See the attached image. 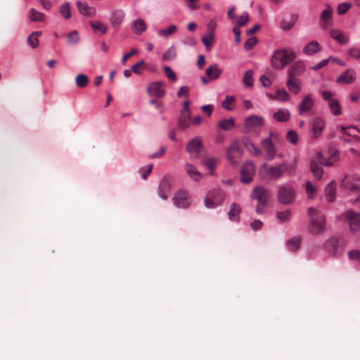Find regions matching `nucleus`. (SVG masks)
I'll return each instance as SVG.
<instances>
[{
    "label": "nucleus",
    "instance_id": "obj_1",
    "mask_svg": "<svg viewBox=\"0 0 360 360\" xmlns=\"http://www.w3.org/2000/svg\"><path fill=\"white\" fill-rule=\"evenodd\" d=\"M297 160H294L292 163L288 164L285 162L277 165H270L264 163L260 166L259 172L262 176L267 180H277L281 178L285 173L292 175L295 172L297 168Z\"/></svg>",
    "mask_w": 360,
    "mask_h": 360
},
{
    "label": "nucleus",
    "instance_id": "obj_2",
    "mask_svg": "<svg viewBox=\"0 0 360 360\" xmlns=\"http://www.w3.org/2000/svg\"><path fill=\"white\" fill-rule=\"evenodd\" d=\"M295 59V53L289 49L276 50L271 57L272 67L282 70Z\"/></svg>",
    "mask_w": 360,
    "mask_h": 360
},
{
    "label": "nucleus",
    "instance_id": "obj_3",
    "mask_svg": "<svg viewBox=\"0 0 360 360\" xmlns=\"http://www.w3.org/2000/svg\"><path fill=\"white\" fill-rule=\"evenodd\" d=\"M309 216L308 231L314 235L321 234L326 230L325 217L315 208L310 207L307 210Z\"/></svg>",
    "mask_w": 360,
    "mask_h": 360
},
{
    "label": "nucleus",
    "instance_id": "obj_4",
    "mask_svg": "<svg viewBox=\"0 0 360 360\" xmlns=\"http://www.w3.org/2000/svg\"><path fill=\"white\" fill-rule=\"evenodd\" d=\"M280 141V136L273 131H270L269 136L261 141V146L266 153L268 160H273L277 152L276 144Z\"/></svg>",
    "mask_w": 360,
    "mask_h": 360
},
{
    "label": "nucleus",
    "instance_id": "obj_5",
    "mask_svg": "<svg viewBox=\"0 0 360 360\" xmlns=\"http://www.w3.org/2000/svg\"><path fill=\"white\" fill-rule=\"evenodd\" d=\"M271 196V191L262 186H258L254 188L251 194V197L252 199H255L258 201L256 207L257 213H263V210L266 206L267 202L270 199Z\"/></svg>",
    "mask_w": 360,
    "mask_h": 360
},
{
    "label": "nucleus",
    "instance_id": "obj_6",
    "mask_svg": "<svg viewBox=\"0 0 360 360\" xmlns=\"http://www.w3.org/2000/svg\"><path fill=\"white\" fill-rule=\"evenodd\" d=\"M265 121L262 116L253 115L247 117L244 120L243 131L250 134H257L259 128L264 125Z\"/></svg>",
    "mask_w": 360,
    "mask_h": 360
},
{
    "label": "nucleus",
    "instance_id": "obj_7",
    "mask_svg": "<svg viewBox=\"0 0 360 360\" xmlns=\"http://www.w3.org/2000/svg\"><path fill=\"white\" fill-rule=\"evenodd\" d=\"M322 96L325 101H327L328 105L330 108L331 113L335 116H338L342 114V108L339 101L334 98V95L331 91H323L321 93Z\"/></svg>",
    "mask_w": 360,
    "mask_h": 360
},
{
    "label": "nucleus",
    "instance_id": "obj_8",
    "mask_svg": "<svg viewBox=\"0 0 360 360\" xmlns=\"http://www.w3.org/2000/svg\"><path fill=\"white\" fill-rule=\"evenodd\" d=\"M295 191L287 186H281L278 191V199L281 204L289 205L294 202Z\"/></svg>",
    "mask_w": 360,
    "mask_h": 360
},
{
    "label": "nucleus",
    "instance_id": "obj_9",
    "mask_svg": "<svg viewBox=\"0 0 360 360\" xmlns=\"http://www.w3.org/2000/svg\"><path fill=\"white\" fill-rule=\"evenodd\" d=\"M243 150L238 141H233L226 149V157L231 164L238 163L242 155Z\"/></svg>",
    "mask_w": 360,
    "mask_h": 360
},
{
    "label": "nucleus",
    "instance_id": "obj_10",
    "mask_svg": "<svg viewBox=\"0 0 360 360\" xmlns=\"http://www.w3.org/2000/svg\"><path fill=\"white\" fill-rule=\"evenodd\" d=\"M345 217L349 225L350 231L354 234L360 231V213L348 210L345 213Z\"/></svg>",
    "mask_w": 360,
    "mask_h": 360
},
{
    "label": "nucleus",
    "instance_id": "obj_11",
    "mask_svg": "<svg viewBox=\"0 0 360 360\" xmlns=\"http://www.w3.org/2000/svg\"><path fill=\"white\" fill-rule=\"evenodd\" d=\"M186 149L193 159L200 157L202 149V141L200 138L195 137L191 139L187 144Z\"/></svg>",
    "mask_w": 360,
    "mask_h": 360
},
{
    "label": "nucleus",
    "instance_id": "obj_12",
    "mask_svg": "<svg viewBox=\"0 0 360 360\" xmlns=\"http://www.w3.org/2000/svg\"><path fill=\"white\" fill-rule=\"evenodd\" d=\"M255 173V166L251 162L245 163L240 170V180L243 184H249Z\"/></svg>",
    "mask_w": 360,
    "mask_h": 360
},
{
    "label": "nucleus",
    "instance_id": "obj_13",
    "mask_svg": "<svg viewBox=\"0 0 360 360\" xmlns=\"http://www.w3.org/2000/svg\"><path fill=\"white\" fill-rule=\"evenodd\" d=\"M172 201L174 205L179 208H187L191 202L188 193L184 191L176 192L172 198Z\"/></svg>",
    "mask_w": 360,
    "mask_h": 360
},
{
    "label": "nucleus",
    "instance_id": "obj_14",
    "mask_svg": "<svg viewBox=\"0 0 360 360\" xmlns=\"http://www.w3.org/2000/svg\"><path fill=\"white\" fill-rule=\"evenodd\" d=\"M359 180L355 176L347 175L341 181V187L352 192L360 191V184L356 183Z\"/></svg>",
    "mask_w": 360,
    "mask_h": 360
},
{
    "label": "nucleus",
    "instance_id": "obj_15",
    "mask_svg": "<svg viewBox=\"0 0 360 360\" xmlns=\"http://www.w3.org/2000/svg\"><path fill=\"white\" fill-rule=\"evenodd\" d=\"M148 94L151 96L162 98L165 96L164 83L160 81L154 82L148 86Z\"/></svg>",
    "mask_w": 360,
    "mask_h": 360
},
{
    "label": "nucleus",
    "instance_id": "obj_16",
    "mask_svg": "<svg viewBox=\"0 0 360 360\" xmlns=\"http://www.w3.org/2000/svg\"><path fill=\"white\" fill-rule=\"evenodd\" d=\"M355 79V71L352 69H347L338 77L336 82L341 84H352L354 82Z\"/></svg>",
    "mask_w": 360,
    "mask_h": 360
},
{
    "label": "nucleus",
    "instance_id": "obj_17",
    "mask_svg": "<svg viewBox=\"0 0 360 360\" xmlns=\"http://www.w3.org/2000/svg\"><path fill=\"white\" fill-rule=\"evenodd\" d=\"M314 105V101L310 95L304 96L301 103L298 106L299 114L303 115L310 111Z\"/></svg>",
    "mask_w": 360,
    "mask_h": 360
},
{
    "label": "nucleus",
    "instance_id": "obj_18",
    "mask_svg": "<svg viewBox=\"0 0 360 360\" xmlns=\"http://www.w3.org/2000/svg\"><path fill=\"white\" fill-rule=\"evenodd\" d=\"M171 191L170 182L166 179L163 178L158 186V193L160 198L162 200H167L168 195Z\"/></svg>",
    "mask_w": 360,
    "mask_h": 360
},
{
    "label": "nucleus",
    "instance_id": "obj_19",
    "mask_svg": "<svg viewBox=\"0 0 360 360\" xmlns=\"http://www.w3.org/2000/svg\"><path fill=\"white\" fill-rule=\"evenodd\" d=\"M305 71L304 63L301 61L295 62L288 70V76L297 77Z\"/></svg>",
    "mask_w": 360,
    "mask_h": 360
},
{
    "label": "nucleus",
    "instance_id": "obj_20",
    "mask_svg": "<svg viewBox=\"0 0 360 360\" xmlns=\"http://www.w3.org/2000/svg\"><path fill=\"white\" fill-rule=\"evenodd\" d=\"M324 127L325 123L321 117H315L312 122V138H318L322 134Z\"/></svg>",
    "mask_w": 360,
    "mask_h": 360
},
{
    "label": "nucleus",
    "instance_id": "obj_21",
    "mask_svg": "<svg viewBox=\"0 0 360 360\" xmlns=\"http://www.w3.org/2000/svg\"><path fill=\"white\" fill-rule=\"evenodd\" d=\"M286 86L294 94H297L301 91V82L297 77L288 76Z\"/></svg>",
    "mask_w": 360,
    "mask_h": 360
},
{
    "label": "nucleus",
    "instance_id": "obj_22",
    "mask_svg": "<svg viewBox=\"0 0 360 360\" xmlns=\"http://www.w3.org/2000/svg\"><path fill=\"white\" fill-rule=\"evenodd\" d=\"M330 36L342 45H345L349 41V36L337 29L331 30L330 31Z\"/></svg>",
    "mask_w": 360,
    "mask_h": 360
},
{
    "label": "nucleus",
    "instance_id": "obj_23",
    "mask_svg": "<svg viewBox=\"0 0 360 360\" xmlns=\"http://www.w3.org/2000/svg\"><path fill=\"white\" fill-rule=\"evenodd\" d=\"M184 169L187 175L192 180L199 181L201 179L202 175L198 171L197 168L194 165L190 163H186L185 164Z\"/></svg>",
    "mask_w": 360,
    "mask_h": 360
},
{
    "label": "nucleus",
    "instance_id": "obj_24",
    "mask_svg": "<svg viewBox=\"0 0 360 360\" xmlns=\"http://www.w3.org/2000/svg\"><path fill=\"white\" fill-rule=\"evenodd\" d=\"M76 5L79 11L85 16L92 17L96 14V8L94 7L89 6L86 3L78 1H77Z\"/></svg>",
    "mask_w": 360,
    "mask_h": 360
},
{
    "label": "nucleus",
    "instance_id": "obj_25",
    "mask_svg": "<svg viewBox=\"0 0 360 360\" xmlns=\"http://www.w3.org/2000/svg\"><path fill=\"white\" fill-rule=\"evenodd\" d=\"M240 212V206L236 202L231 203L228 212L229 219L232 221H239Z\"/></svg>",
    "mask_w": 360,
    "mask_h": 360
},
{
    "label": "nucleus",
    "instance_id": "obj_26",
    "mask_svg": "<svg viewBox=\"0 0 360 360\" xmlns=\"http://www.w3.org/2000/svg\"><path fill=\"white\" fill-rule=\"evenodd\" d=\"M321 51V47L318 41H312L308 43L303 49V53L307 56H310Z\"/></svg>",
    "mask_w": 360,
    "mask_h": 360
},
{
    "label": "nucleus",
    "instance_id": "obj_27",
    "mask_svg": "<svg viewBox=\"0 0 360 360\" xmlns=\"http://www.w3.org/2000/svg\"><path fill=\"white\" fill-rule=\"evenodd\" d=\"M131 29L136 34L140 35L146 30V24L143 20L139 18L132 22Z\"/></svg>",
    "mask_w": 360,
    "mask_h": 360
},
{
    "label": "nucleus",
    "instance_id": "obj_28",
    "mask_svg": "<svg viewBox=\"0 0 360 360\" xmlns=\"http://www.w3.org/2000/svg\"><path fill=\"white\" fill-rule=\"evenodd\" d=\"M273 117L277 122H287L290 117V113L287 108H281L274 113Z\"/></svg>",
    "mask_w": 360,
    "mask_h": 360
},
{
    "label": "nucleus",
    "instance_id": "obj_29",
    "mask_svg": "<svg viewBox=\"0 0 360 360\" xmlns=\"http://www.w3.org/2000/svg\"><path fill=\"white\" fill-rule=\"evenodd\" d=\"M335 190H336V184L334 181H332L327 185V186L325 189L326 198L328 202H331L335 200Z\"/></svg>",
    "mask_w": 360,
    "mask_h": 360
},
{
    "label": "nucleus",
    "instance_id": "obj_30",
    "mask_svg": "<svg viewBox=\"0 0 360 360\" xmlns=\"http://www.w3.org/2000/svg\"><path fill=\"white\" fill-rule=\"evenodd\" d=\"M191 113L181 112L178 120V127L184 130L190 126Z\"/></svg>",
    "mask_w": 360,
    "mask_h": 360
},
{
    "label": "nucleus",
    "instance_id": "obj_31",
    "mask_svg": "<svg viewBox=\"0 0 360 360\" xmlns=\"http://www.w3.org/2000/svg\"><path fill=\"white\" fill-rule=\"evenodd\" d=\"M205 74L210 79H216L221 74V70L219 68L217 64H213L206 69Z\"/></svg>",
    "mask_w": 360,
    "mask_h": 360
},
{
    "label": "nucleus",
    "instance_id": "obj_32",
    "mask_svg": "<svg viewBox=\"0 0 360 360\" xmlns=\"http://www.w3.org/2000/svg\"><path fill=\"white\" fill-rule=\"evenodd\" d=\"M310 169L313 173L314 176L320 180L323 175V168L319 162L316 160H312L310 164Z\"/></svg>",
    "mask_w": 360,
    "mask_h": 360
},
{
    "label": "nucleus",
    "instance_id": "obj_33",
    "mask_svg": "<svg viewBox=\"0 0 360 360\" xmlns=\"http://www.w3.org/2000/svg\"><path fill=\"white\" fill-rule=\"evenodd\" d=\"M207 195L214 200L215 205H221L224 200V193L221 190H213Z\"/></svg>",
    "mask_w": 360,
    "mask_h": 360
},
{
    "label": "nucleus",
    "instance_id": "obj_34",
    "mask_svg": "<svg viewBox=\"0 0 360 360\" xmlns=\"http://www.w3.org/2000/svg\"><path fill=\"white\" fill-rule=\"evenodd\" d=\"M332 12L333 10L329 6H327L326 8L321 12L320 18L323 27H326L328 25V20L332 16Z\"/></svg>",
    "mask_w": 360,
    "mask_h": 360
},
{
    "label": "nucleus",
    "instance_id": "obj_35",
    "mask_svg": "<svg viewBox=\"0 0 360 360\" xmlns=\"http://www.w3.org/2000/svg\"><path fill=\"white\" fill-rule=\"evenodd\" d=\"M340 130L344 135L352 136L356 139L358 137L356 136V132L360 133V130L353 126H349L347 127L341 126L340 127Z\"/></svg>",
    "mask_w": 360,
    "mask_h": 360
},
{
    "label": "nucleus",
    "instance_id": "obj_36",
    "mask_svg": "<svg viewBox=\"0 0 360 360\" xmlns=\"http://www.w3.org/2000/svg\"><path fill=\"white\" fill-rule=\"evenodd\" d=\"M124 17V14L122 11H115L110 18L112 26L116 27L120 25Z\"/></svg>",
    "mask_w": 360,
    "mask_h": 360
},
{
    "label": "nucleus",
    "instance_id": "obj_37",
    "mask_svg": "<svg viewBox=\"0 0 360 360\" xmlns=\"http://www.w3.org/2000/svg\"><path fill=\"white\" fill-rule=\"evenodd\" d=\"M217 159L216 158H202V164L204 165L208 169L210 170L211 174L213 173L217 165Z\"/></svg>",
    "mask_w": 360,
    "mask_h": 360
},
{
    "label": "nucleus",
    "instance_id": "obj_38",
    "mask_svg": "<svg viewBox=\"0 0 360 360\" xmlns=\"http://www.w3.org/2000/svg\"><path fill=\"white\" fill-rule=\"evenodd\" d=\"M41 32H33L27 38V43L33 49L39 46V37L41 36Z\"/></svg>",
    "mask_w": 360,
    "mask_h": 360
},
{
    "label": "nucleus",
    "instance_id": "obj_39",
    "mask_svg": "<svg viewBox=\"0 0 360 360\" xmlns=\"http://www.w3.org/2000/svg\"><path fill=\"white\" fill-rule=\"evenodd\" d=\"M59 13L65 20L71 18L72 13L69 3H65L59 7Z\"/></svg>",
    "mask_w": 360,
    "mask_h": 360
},
{
    "label": "nucleus",
    "instance_id": "obj_40",
    "mask_svg": "<svg viewBox=\"0 0 360 360\" xmlns=\"http://www.w3.org/2000/svg\"><path fill=\"white\" fill-rule=\"evenodd\" d=\"M75 83L77 87L83 89L89 83V77L84 74H78L75 77Z\"/></svg>",
    "mask_w": 360,
    "mask_h": 360
},
{
    "label": "nucleus",
    "instance_id": "obj_41",
    "mask_svg": "<svg viewBox=\"0 0 360 360\" xmlns=\"http://www.w3.org/2000/svg\"><path fill=\"white\" fill-rule=\"evenodd\" d=\"M254 72L252 70L246 71L243 77V82L246 87H252L253 85Z\"/></svg>",
    "mask_w": 360,
    "mask_h": 360
},
{
    "label": "nucleus",
    "instance_id": "obj_42",
    "mask_svg": "<svg viewBox=\"0 0 360 360\" xmlns=\"http://www.w3.org/2000/svg\"><path fill=\"white\" fill-rule=\"evenodd\" d=\"M178 28L174 25H171L166 29L160 30L158 34L165 38H167L169 36L174 34L177 31Z\"/></svg>",
    "mask_w": 360,
    "mask_h": 360
},
{
    "label": "nucleus",
    "instance_id": "obj_43",
    "mask_svg": "<svg viewBox=\"0 0 360 360\" xmlns=\"http://www.w3.org/2000/svg\"><path fill=\"white\" fill-rule=\"evenodd\" d=\"M235 124L234 120L233 118L224 119L221 120L218 123V127L224 129V130H229L232 127H233Z\"/></svg>",
    "mask_w": 360,
    "mask_h": 360
},
{
    "label": "nucleus",
    "instance_id": "obj_44",
    "mask_svg": "<svg viewBox=\"0 0 360 360\" xmlns=\"http://www.w3.org/2000/svg\"><path fill=\"white\" fill-rule=\"evenodd\" d=\"M30 18L32 22H42L44 20V15L34 8L30 11Z\"/></svg>",
    "mask_w": 360,
    "mask_h": 360
},
{
    "label": "nucleus",
    "instance_id": "obj_45",
    "mask_svg": "<svg viewBox=\"0 0 360 360\" xmlns=\"http://www.w3.org/2000/svg\"><path fill=\"white\" fill-rule=\"evenodd\" d=\"M235 98L233 96H226L224 101L222 102V108L227 110H232L235 103Z\"/></svg>",
    "mask_w": 360,
    "mask_h": 360
},
{
    "label": "nucleus",
    "instance_id": "obj_46",
    "mask_svg": "<svg viewBox=\"0 0 360 360\" xmlns=\"http://www.w3.org/2000/svg\"><path fill=\"white\" fill-rule=\"evenodd\" d=\"M176 56V51L174 46L169 48L162 55V59L165 61L174 60Z\"/></svg>",
    "mask_w": 360,
    "mask_h": 360
},
{
    "label": "nucleus",
    "instance_id": "obj_47",
    "mask_svg": "<svg viewBox=\"0 0 360 360\" xmlns=\"http://www.w3.org/2000/svg\"><path fill=\"white\" fill-rule=\"evenodd\" d=\"M300 244H301L300 238L295 237L288 242L287 246L290 250L295 251L299 249Z\"/></svg>",
    "mask_w": 360,
    "mask_h": 360
},
{
    "label": "nucleus",
    "instance_id": "obj_48",
    "mask_svg": "<svg viewBox=\"0 0 360 360\" xmlns=\"http://www.w3.org/2000/svg\"><path fill=\"white\" fill-rule=\"evenodd\" d=\"M79 41V34L74 30L68 33L67 43L70 45H75Z\"/></svg>",
    "mask_w": 360,
    "mask_h": 360
},
{
    "label": "nucleus",
    "instance_id": "obj_49",
    "mask_svg": "<svg viewBox=\"0 0 360 360\" xmlns=\"http://www.w3.org/2000/svg\"><path fill=\"white\" fill-rule=\"evenodd\" d=\"M249 22V14L248 12H243L237 20L235 27H240L245 26Z\"/></svg>",
    "mask_w": 360,
    "mask_h": 360
},
{
    "label": "nucleus",
    "instance_id": "obj_50",
    "mask_svg": "<svg viewBox=\"0 0 360 360\" xmlns=\"http://www.w3.org/2000/svg\"><path fill=\"white\" fill-rule=\"evenodd\" d=\"M90 25L94 31H100L102 34H105L107 31L106 26L99 21H91Z\"/></svg>",
    "mask_w": 360,
    "mask_h": 360
},
{
    "label": "nucleus",
    "instance_id": "obj_51",
    "mask_svg": "<svg viewBox=\"0 0 360 360\" xmlns=\"http://www.w3.org/2000/svg\"><path fill=\"white\" fill-rule=\"evenodd\" d=\"M291 212L289 210L277 212V218L283 223L287 222L290 219Z\"/></svg>",
    "mask_w": 360,
    "mask_h": 360
},
{
    "label": "nucleus",
    "instance_id": "obj_52",
    "mask_svg": "<svg viewBox=\"0 0 360 360\" xmlns=\"http://www.w3.org/2000/svg\"><path fill=\"white\" fill-rule=\"evenodd\" d=\"M276 99L281 101H287L290 99V95L285 89H279L276 92Z\"/></svg>",
    "mask_w": 360,
    "mask_h": 360
},
{
    "label": "nucleus",
    "instance_id": "obj_53",
    "mask_svg": "<svg viewBox=\"0 0 360 360\" xmlns=\"http://www.w3.org/2000/svg\"><path fill=\"white\" fill-rule=\"evenodd\" d=\"M246 148L254 155L258 156L260 155V149L257 147L254 143L250 141L245 143Z\"/></svg>",
    "mask_w": 360,
    "mask_h": 360
},
{
    "label": "nucleus",
    "instance_id": "obj_54",
    "mask_svg": "<svg viewBox=\"0 0 360 360\" xmlns=\"http://www.w3.org/2000/svg\"><path fill=\"white\" fill-rule=\"evenodd\" d=\"M214 36L213 32H209L207 35L202 37L203 44L207 48L210 47L214 41Z\"/></svg>",
    "mask_w": 360,
    "mask_h": 360
},
{
    "label": "nucleus",
    "instance_id": "obj_55",
    "mask_svg": "<svg viewBox=\"0 0 360 360\" xmlns=\"http://www.w3.org/2000/svg\"><path fill=\"white\" fill-rule=\"evenodd\" d=\"M286 139L288 140V141H289L290 143L295 145L297 144V141H298V136H297V134L296 133L295 131L294 130H290L288 132L287 135H286Z\"/></svg>",
    "mask_w": 360,
    "mask_h": 360
},
{
    "label": "nucleus",
    "instance_id": "obj_56",
    "mask_svg": "<svg viewBox=\"0 0 360 360\" xmlns=\"http://www.w3.org/2000/svg\"><path fill=\"white\" fill-rule=\"evenodd\" d=\"M306 191L309 198L312 199L316 193V188L313 186L310 181L306 183Z\"/></svg>",
    "mask_w": 360,
    "mask_h": 360
},
{
    "label": "nucleus",
    "instance_id": "obj_57",
    "mask_svg": "<svg viewBox=\"0 0 360 360\" xmlns=\"http://www.w3.org/2000/svg\"><path fill=\"white\" fill-rule=\"evenodd\" d=\"M349 57L360 59V49L356 46L351 47L347 51Z\"/></svg>",
    "mask_w": 360,
    "mask_h": 360
},
{
    "label": "nucleus",
    "instance_id": "obj_58",
    "mask_svg": "<svg viewBox=\"0 0 360 360\" xmlns=\"http://www.w3.org/2000/svg\"><path fill=\"white\" fill-rule=\"evenodd\" d=\"M164 72L166 75V77L171 81L174 82L176 79V75L174 72L169 67V66H165L164 67Z\"/></svg>",
    "mask_w": 360,
    "mask_h": 360
},
{
    "label": "nucleus",
    "instance_id": "obj_59",
    "mask_svg": "<svg viewBox=\"0 0 360 360\" xmlns=\"http://www.w3.org/2000/svg\"><path fill=\"white\" fill-rule=\"evenodd\" d=\"M348 257L350 259L360 264V251L357 250H352L348 252Z\"/></svg>",
    "mask_w": 360,
    "mask_h": 360
},
{
    "label": "nucleus",
    "instance_id": "obj_60",
    "mask_svg": "<svg viewBox=\"0 0 360 360\" xmlns=\"http://www.w3.org/2000/svg\"><path fill=\"white\" fill-rule=\"evenodd\" d=\"M338 245V240L336 238H331L329 240H328L325 243L326 248L328 250H330L329 247H331L333 250H335Z\"/></svg>",
    "mask_w": 360,
    "mask_h": 360
},
{
    "label": "nucleus",
    "instance_id": "obj_61",
    "mask_svg": "<svg viewBox=\"0 0 360 360\" xmlns=\"http://www.w3.org/2000/svg\"><path fill=\"white\" fill-rule=\"evenodd\" d=\"M351 7V4H349V3H342L341 4H340L338 7V13L340 14V15H342V14H345V13H347V11Z\"/></svg>",
    "mask_w": 360,
    "mask_h": 360
},
{
    "label": "nucleus",
    "instance_id": "obj_62",
    "mask_svg": "<svg viewBox=\"0 0 360 360\" xmlns=\"http://www.w3.org/2000/svg\"><path fill=\"white\" fill-rule=\"evenodd\" d=\"M257 42V38L251 37L248 39L244 44V48L246 50H250L253 48Z\"/></svg>",
    "mask_w": 360,
    "mask_h": 360
},
{
    "label": "nucleus",
    "instance_id": "obj_63",
    "mask_svg": "<svg viewBox=\"0 0 360 360\" xmlns=\"http://www.w3.org/2000/svg\"><path fill=\"white\" fill-rule=\"evenodd\" d=\"M205 205L207 208H215L219 206L218 205H215L214 200L207 195L205 198Z\"/></svg>",
    "mask_w": 360,
    "mask_h": 360
},
{
    "label": "nucleus",
    "instance_id": "obj_64",
    "mask_svg": "<svg viewBox=\"0 0 360 360\" xmlns=\"http://www.w3.org/2000/svg\"><path fill=\"white\" fill-rule=\"evenodd\" d=\"M295 22L292 21L283 20L281 23V27L285 31L291 30L294 27Z\"/></svg>",
    "mask_w": 360,
    "mask_h": 360
}]
</instances>
